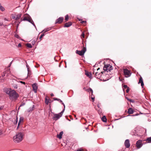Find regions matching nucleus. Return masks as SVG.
<instances>
[{"mask_svg": "<svg viewBox=\"0 0 151 151\" xmlns=\"http://www.w3.org/2000/svg\"><path fill=\"white\" fill-rule=\"evenodd\" d=\"M23 134L22 132L17 133L15 136L13 137V140L15 143H19L21 142L22 140Z\"/></svg>", "mask_w": 151, "mask_h": 151, "instance_id": "nucleus-1", "label": "nucleus"}, {"mask_svg": "<svg viewBox=\"0 0 151 151\" xmlns=\"http://www.w3.org/2000/svg\"><path fill=\"white\" fill-rule=\"evenodd\" d=\"M28 21L35 27L33 21L32 20L30 16L28 14H25L23 16L22 18L21 19V21Z\"/></svg>", "mask_w": 151, "mask_h": 151, "instance_id": "nucleus-2", "label": "nucleus"}, {"mask_svg": "<svg viewBox=\"0 0 151 151\" xmlns=\"http://www.w3.org/2000/svg\"><path fill=\"white\" fill-rule=\"evenodd\" d=\"M4 91L7 94H18L16 93L15 91L11 88H4L3 89Z\"/></svg>", "mask_w": 151, "mask_h": 151, "instance_id": "nucleus-3", "label": "nucleus"}, {"mask_svg": "<svg viewBox=\"0 0 151 151\" xmlns=\"http://www.w3.org/2000/svg\"><path fill=\"white\" fill-rule=\"evenodd\" d=\"M64 111V109H63L61 112L59 113V114H54V116L53 118V120L55 121H56L59 119L62 116Z\"/></svg>", "mask_w": 151, "mask_h": 151, "instance_id": "nucleus-4", "label": "nucleus"}, {"mask_svg": "<svg viewBox=\"0 0 151 151\" xmlns=\"http://www.w3.org/2000/svg\"><path fill=\"white\" fill-rule=\"evenodd\" d=\"M103 69L104 70L107 71V72L110 71L112 69V66L109 64L106 65L104 66Z\"/></svg>", "mask_w": 151, "mask_h": 151, "instance_id": "nucleus-5", "label": "nucleus"}, {"mask_svg": "<svg viewBox=\"0 0 151 151\" xmlns=\"http://www.w3.org/2000/svg\"><path fill=\"white\" fill-rule=\"evenodd\" d=\"M86 51V49L84 47L83 49L81 51L77 50L76 51V53L82 56L84 55L85 52Z\"/></svg>", "mask_w": 151, "mask_h": 151, "instance_id": "nucleus-6", "label": "nucleus"}, {"mask_svg": "<svg viewBox=\"0 0 151 151\" xmlns=\"http://www.w3.org/2000/svg\"><path fill=\"white\" fill-rule=\"evenodd\" d=\"M123 73L126 77H130L131 75L130 71L127 69H123Z\"/></svg>", "mask_w": 151, "mask_h": 151, "instance_id": "nucleus-7", "label": "nucleus"}, {"mask_svg": "<svg viewBox=\"0 0 151 151\" xmlns=\"http://www.w3.org/2000/svg\"><path fill=\"white\" fill-rule=\"evenodd\" d=\"M142 140H139L137 142L136 146L138 149L140 148L142 146Z\"/></svg>", "mask_w": 151, "mask_h": 151, "instance_id": "nucleus-8", "label": "nucleus"}, {"mask_svg": "<svg viewBox=\"0 0 151 151\" xmlns=\"http://www.w3.org/2000/svg\"><path fill=\"white\" fill-rule=\"evenodd\" d=\"M19 97V95H9L10 99L12 101L16 100Z\"/></svg>", "mask_w": 151, "mask_h": 151, "instance_id": "nucleus-9", "label": "nucleus"}, {"mask_svg": "<svg viewBox=\"0 0 151 151\" xmlns=\"http://www.w3.org/2000/svg\"><path fill=\"white\" fill-rule=\"evenodd\" d=\"M53 101V100H51L49 98L46 96L45 99V103L46 104L48 105L49 103H51Z\"/></svg>", "mask_w": 151, "mask_h": 151, "instance_id": "nucleus-10", "label": "nucleus"}, {"mask_svg": "<svg viewBox=\"0 0 151 151\" xmlns=\"http://www.w3.org/2000/svg\"><path fill=\"white\" fill-rule=\"evenodd\" d=\"M33 91H34L35 93H36L38 88V86L37 84L34 83L32 85Z\"/></svg>", "mask_w": 151, "mask_h": 151, "instance_id": "nucleus-11", "label": "nucleus"}, {"mask_svg": "<svg viewBox=\"0 0 151 151\" xmlns=\"http://www.w3.org/2000/svg\"><path fill=\"white\" fill-rule=\"evenodd\" d=\"M124 145L127 148H129L130 147V144L129 139H126L124 142Z\"/></svg>", "mask_w": 151, "mask_h": 151, "instance_id": "nucleus-12", "label": "nucleus"}, {"mask_svg": "<svg viewBox=\"0 0 151 151\" xmlns=\"http://www.w3.org/2000/svg\"><path fill=\"white\" fill-rule=\"evenodd\" d=\"M95 74V77L97 78H99L101 76V73H99L98 72H95L94 71L93 73Z\"/></svg>", "mask_w": 151, "mask_h": 151, "instance_id": "nucleus-13", "label": "nucleus"}, {"mask_svg": "<svg viewBox=\"0 0 151 151\" xmlns=\"http://www.w3.org/2000/svg\"><path fill=\"white\" fill-rule=\"evenodd\" d=\"M21 14H19L16 16H12V18L13 19H15L17 20L19 19L21 17Z\"/></svg>", "mask_w": 151, "mask_h": 151, "instance_id": "nucleus-14", "label": "nucleus"}, {"mask_svg": "<svg viewBox=\"0 0 151 151\" xmlns=\"http://www.w3.org/2000/svg\"><path fill=\"white\" fill-rule=\"evenodd\" d=\"M63 20V17H60L57 19L56 21V23H61Z\"/></svg>", "mask_w": 151, "mask_h": 151, "instance_id": "nucleus-15", "label": "nucleus"}, {"mask_svg": "<svg viewBox=\"0 0 151 151\" xmlns=\"http://www.w3.org/2000/svg\"><path fill=\"white\" fill-rule=\"evenodd\" d=\"M83 89L85 90H86L87 91L89 92V93H91V94H93V91L92 89H91V88H89L87 89H86L85 88H83Z\"/></svg>", "mask_w": 151, "mask_h": 151, "instance_id": "nucleus-16", "label": "nucleus"}, {"mask_svg": "<svg viewBox=\"0 0 151 151\" xmlns=\"http://www.w3.org/2000/svg\"><path fill=\"white\" fill-rule=\"evenodd\" d=\"M72 24V23L70 22H68L67 23H66L64 26V27H68L70 26H71Z\"/></svg>", "mask_w": 151, "mask_h": 151, "instance_id": "nucleus-17", "label": "nucleus"}, {"mask_svg": "<svg viewBox=\"0 0 151 151\" xmlns=\"http://www.w3.org/2000/svg\"><path fill=\"white\" fill-rule=\"evenodd\" d=\"M63 131L61 132L59 134H57V137L59 139H61L62 138V136L63 134Z\"/></svg>", "mask_w": 151, "mask_h": 151, "instance_id": "nucleus-18", "label": "nucleus"}, {"mask_svg": "<svg viewBox=\"0 0 151 151\" xmlns=\"http://www.w3.org/2000/svg\"><path fill=\"white\" fill-rule=\"evenodd\" d=\"M138 83H141V86L142 87H143V86H144V84L142 78L140 77L139 78Z\"/></svg>", "mask_w": 151, "mask_h": 151, "instance_id": "nucleus-19", "label": "nucleus"}, {"mask_svg": "<svg viewBox=\"0 0 151 151\" xmlns=\"http://www.w3.org/2000/svg\"><path fill=\"white\" fill-rule=\"evenodd\" d=\"M134 111L131 108H129L128 109V112L129 114H132L133 113Z\"/></svg>", "mask_w": 151, "mask_h": 151, "instance_id": "nucleus-20", "label": "nucleus"}, {"mask_svg": "<svg viewBox=\"0 0 151 151\" xmlns=\"http://www.w3.org/2000/svg\"><path fill=\"white\" fill-rule=\"evenodd\" d=\"M23 120H24V118H23V117H20V119H19V122H18V127H17V128H18L19 125L21 124V123L22 122H23Z\"/></svg>", "mask_w": 151, "mask_h": 151, "instance_id": "nucleus-21", "label": "nucleus"}, {"mask_svg": "<svg viewBox=\"0 0 151 151\" xmlns=\"http://www.w3.org/2000/svg\"><path fill=\"white\" fill-rule=\"evenodd\" d=\"M34 106L33 105L32 107H30V108H29L28 110V112H31L33 110L34 108Z\"/></svg>", "mask_w": 151, "mask_h": 151, "instance_id": "nucleus-22", "label": "nucleus"}, {"mask_svg": "<svg viewBox=\"0 0 151 151\" xmlns=\"http://www.w3.org/2000/svg\"><path fill=\"white\" fill-rule=\"evenodd\" d=\"M101 120L104 122H106L107 121V119L106 116H103L101 118Z\"/></svg>", "mask_w": 151, "mask_h": 151, "instance_id": "nucleus-23", "label": "nucleus"}, {"mask_svg": "<svg viewBox=\"0 0 151 151\" xmlns=\"http://www.w3.org/2000/svg\"><path fill=\"white\" fill-rule=\"evenodd\" d=\"M51 29V28H46L44 30H43L42 32H47L49 30H50Z\"/></svg>", "mask_w": 151, "mask_h": 151, "instance_id": "nucleus-24", "label": "nucleus"}, {"mask_svg": "<svg viewBox=\"0 0 151 151\" xmlns=\"http://www.w3.org/2000/svg\"><path fill=\"white\" fill-rule=\"evenodd\" d=\"M85 74L88 77L90 78L91 77V73L88 72H86Z\"/></svg>", "mask_w": 151, "mask_h": 151, "instance_id": "nucleus-25", "label": "nucleus"}, {"mask_svg": "<svg viewBox=\"0 0 151 151\" xmlns=\"http://www.w3.org/2000/svg\"><path fill=\"white\" fill-rule=\"evenodd\" d=\"M146 141L148 143H151V137L147 138Z\"/></svg>", "mask_w": 151, "mask_h": 151, "instance_id": "nucleus-26", "label": "nucleus"}, {"mask_svg": "<svg viewBox=\"0 0 151 151\" xmlns=\"http://www.w3.org/2000/svg\"><path fill=\"white\" fill-rule=\"evenodd\" d=\"M0 9L2 11H4L5 10L4 8L1 6V4H0Z\"/></svg>", "mask_w": 151, "mask_h": 151, "instance_id": "nucleus-27", "label": "nucleus"}, {"mask_svg": "<svg viewBox=\"0 0 151 151\" xmlns=\"http://www.w3.org/2000/svg\"><path fill=\"white\" fill-rule=\"evenodd\" d=\"M26 46H27V47L29 48H31L32 47V46L31 45L30 43H27L26 44Z\"/></svg>", "mask_w": 151, "mask_h": 151, "instance_id": "nucleus-28", "label": "nucleus"}, {"mask_svg": "<svg viewBox=\"0 0 151 151\" xmlns=\"http://www.w3.org/2000/svg\"><path fill=\"white\" fill-rule=\"evenodd\" d=\"M128 88H129V87H127V85H124L123 86V88L124 91V90L125 89H126Z\"/></svg>", "mask_w": 151, "mask_h": 151, "instance_id": "nucleus-29", "label": "nucleus"}, {"mask_svg": "<svg viewBox=\"0 0 151 151\" xmlns=\"http://www.w3.org/2000/svg\"><path fill=\"white\" fill-rule=\"evenodd\" d=\"M26 66H27V70H28V75L29 74V72H30V71L29 70V66L28 65H27V64H26Z\"/></svg>", "mask_w": 151, "mask_h": 151, "instance_id": "nucleus-30", "label": "nucleus"}, {"mask_svg": "<svg viewBox=\"0 0 151 151\" xmlns=\"http://www.w3.org/2000/svg\"><path fill=\"white\" fill-rule=\"evenodd\" d=\"M68 19V15H66L65 17V20L67 21Z\"/></svg>", "mask_w": 151, "mask_h": 151, "instance_id": "nucleus-31", "label": "nucleus"}, {"mask_svg": "<svg viewBox=\"0 0 151 151\" xmlns=\"http://www.w3.org/2000/svg\"><path fill=\"white\" fill-rule=\"evenodd\" d=\"M77 151H83V148H79L77 149V150H76Z\"/></svg>", "mask_w": 151, "mask_h": 151, "instance_id": "nucleus-32", "label": "nucleus"}, {"mask_svg": "<svg viewBox=\"0 0 151 151\" xmlns=\"http://www.w3.org/2000/svg\"><path fill=\"white\" fill-rule=\"evenodd\" d=\"M126 98L129 101H130V102H134V101L133 100H131L130 99H128L127 97H126Z\"/></svg>", "mask_w": 151, "mask_h": 151, "instance_id": "nucleus-33", "label": "nucleus"}, {"mask_svg": "<svg viewBox=\"0 0 151 151\" xmlns=\"http://www.w3.org/2000/svg\"><path fill=\"white\" fill-rule=\"evenodd\" d=\"M5 132L4 131H3L1 129H0V136L2 134L4 133Z\"/></svg>", "mask_w": 151, "mask_h": 151, "instance_id": "nucleus-34", "label": "nucleus"}, {"mask_svg": "<svg viewBox=\"0 0 151 151\" xmlns=\"http://www.w3.org/2000/svg\"><path fill=\"white\" fill-rule=\"evenodd\" d=\"M44 36V34H42L40 37V39L41 40L42 39V38Z\"/></svg>", "mask_w": 151, "mask_h": 151, "instance_id": "nucleus-35", "label": "nucleus"}, {"mask_svg": "<svg viewBox=\"0 0 151 151\" xmlns=\"http://www.w3.org/2000/svg\"><path fill=\"white\" fill-rule=\"evenodd\" d=\"M81 37H82L83 38H84V37H85V34H84V32H83L82 33V34H81Z\"/></svg>", "mask_w": 151, "mask_h": 151, "instance_id": "nucleus-36", "label": "nucleus"}, {"mask_svg": "<svg viewBox=\"0 0 151 151\" xmlns=\"http://www.w3.org/2000/svg\"><path fill=\"white\" fill-rule=\"evenodd\" d=\"M126 91L127 93H128L129 92V88H127L126 89Z\"/></svg>", "mask_w": 151, "mask_h": 151, "instance_id": "nucleus-37", "label": "nucleus"}, {"mask_svg": "<svg viewBox=\"0 0 151 151\" xmlns=\"http://www.w3.org/2000/svg\"><path fill=\"white\" fill-rule=\"evenodd\" d=\"M4 106H0V110H2L4 108Z\"/></svg>", "mask_w": 151, "mask_h": 151, "instance_id": "nucleus-38", "label": "nucleus"}, {"mask_svg": "<svg viewBox=\"0 0 151 151\" xmlns=\"http://www.w3.org/2000/svg\"><path fill=\"white\" fill-rule=\"evenodd\" d=\"M53 99L54 100H58V101L59 100V99H58V98H53Z\"/></svg>", "mask_w": 151, "mask_h": 151, "instance_id": "nucleus-39", "label": "nucleus"}, {"mask_svg": "<svg viewBox=\"0 0 151 151\" xmlns=\"http://www.w3.org/2000/svg\"><path fill=\"white\" fill-rule=\"evenodd\" d=\"M91 98V99L92 100V101H94V100L95 97L94 96L93 97H92V96Z\"/></svg>", "mask_w": 151, "mask_h": 151, "instance_id": "nucleus-40", "label": "nucleus"}, {"mask_svg": "<svg viewBox=\"0 0 151 151\" xmlns=\"http://www.w3.org/2000/svg\"><path fill=\"white\" fill-rule=\"evenodd\" d=\"M24 105H25V103H22V104H21L20 105V106H23Z\"/></svg>", "mask_w": 151, "mask_h": 151, "instance_id": "nucleus-41", "label": "nucleus"}, {"mask_svg": "<svg viewBox=\"0 0 151 151\" xmlns=\"http://www.w3.org/2000/svg\"><path fill=\"white\" fill-rule=\"evenodd\" d=\"M5 72H3V74H2V76L3 77H4L5 76Z\"/></svg>", "mask_w": 151, "mask_h": 151, "instance_id": "nucleus-42", "label": "nucleus"}, {"mask_svg": "<svg viewBox=\"0 0 151 151\" xmlns=\"http://www.w3.org/2000/svg\"><path fill=\"white\" fill-rule=\"evenodd\" d=\"M86 22V21H82L81 22V23L82 24L84 23H85Z\"/></svg>", "mask_w": 151, "mask_h": 151, "instance_id": "nucleus-43", "label": "nucleus"}, {"mask_svg": "<svg viewBox=\"0 0 151 151\" xmlns=\"http://www.w3.org/2000/svg\"><path fill=\"white\" fill-rule=\"evenodd\" d=\"M15 37L16 38H19V36L18 35H15Z\"/></svg>", "mask_w": 151, "mask_h": 151, "instance_id": "nucleus-44", "label": "nucleus"}, {"mask_svg": "<svg viewBox=\"0 0 151 151\" xmlns=\"http://www.w3.org/2000/svg\"><path fill=\"white\" fill-rule=\"evenodd\" d=\"M3 25V23L2 22H0V26Z\"/></svg>", "mask_w": 151, "mask_h": 151, "instance_id": "nucleus-45", "label": "nucleus"}, {"mask_svg": "<svg viewBox=\"0 0 151 151\" xmlns=\"http://www.w3.org/2000/svg\"><path fill=\"white\" fill-rule=\"evenodd\" d=\"M21 45L20 43H19L18 45V47H21Z\"/></svg>", "mask_w": 151, "mask_h": 151, "instance_id": "nucleus-46", "label": "nucleus"}, {"mask_svg": "<svg viewBox=\"0 0 151 151\" xmlns=\"http://www.w3.org/2000/svg\"><path fill=\"white\" fill-rule=\"evenodd\" d=\"M62 104L63 105L64 107V109H65V104H64L63 103H62Z\"/></svg>", "mask_w": 151, "mask_h": 151, "instance_id": "nucleus-47", "label": "nucleus"}, {"mask_svg": "<svg viewBox=\"0 0 151 151\" xmlns=\"http://www.w3.org/2000/svg\"><path fill=\"white\" fill-rule=\"evenodd\" d=\"M19 82H20L21 83L24 84H25V83L24 82H23L22 81H20Z\"/></svg>", "mask_w": 151, "mask_h": 151, "instance_id": "nucleus-48", "label": "nucleus"}, {"mask_svg": "<svg viewBox=\"0 0 151 151\" xmlns=\"http://www.w3.org/2000/svg\"><path fill=\"white\" fill-rule=\"evenodd\" d=\"M59 100L58 101H59L60 102H61V103H63L62 102V100H61L60 99H59Z\"/></svg>", "mask_w": 151, "mask_h": 151, "instance_id": "nucleus-49", "label": "nucleus"}, {"mask_svg": "<svg viewBox=\"0 0 151 151\" xmlns=\"http://www.w3.org/2000/svg\"><path fill=\"white\" fill-rule=\"evenodd\" d=\"M17 88V86H15L14 87V88Z\"/></svg>", "mask_w": 151, "mask_h": 151, "instance_id": "nucleus-50", "label": "nucleus"}, {"mask_svg": "<svg viewBox=\"0 0 151 151\" xmlns=\"http://www.w3.org/2000/svg\"><path fill=\"white\" fill-rule=\"evenodd\" d=\"M150 100H151V95L150 96Z\"/></svg>", "mask_w": 151, "mask_h": 151, "instance_id": "nucleus-51", "label": "nucleus"}, {"mask_svg": "<svg viewBox=\"0 0 151 151\" xmlns=\"http://www.w3.org/2000/svg\"><path fill=\"white\" fill-rule=\"evenodd\" d=\"M4 20H7H7L6 19V18H4Z\"/></svg>", "mask_w": 151, "mask_h": 151, "instance_id": "nucleus-52", "label": "nucleus"}, {"mask_svg": "<svg viewBox=\"0 0 151 151\" xmlns=\"http://www.w3.org/2000/svg\"><path fill=\"white\" fill-rule=\"evenodd\" d=\"M52 96H53L54 95H51Z\"/></svg>", "mask_w": 151, "mask_h": 151, "instance_id": "nucleus-53", "label": "nucleus"}, {"mask_svg": "<svg viewBox=\"0 0 151 151\" xmlns=\"http://www.w3.org/2000/svg\"><path fill=\"white\" fill-rule=\"evenodd\" d=\"M17 121H16V123H17Z\"/></svg>", "mask_w": 151, "mask_h": 151, "instance_id": "nucleus-54", "label": "nucleus"}, {"mask_svg": "<svg viewBox=\"0 0 151 151\" xmlns=\"http://www.w3.org/2000/svg\"><path fill=\"white\" fill-rule=\"evenodd\" d=\"M99 68H98L97 69V70H99Z\"/></svg>", "mask_w": 151, "mask_h": 151, "instance_id": "nucleus-55", "label": "nucleus"}, {"mask_svg": "<svg viewBox=\"0 0 151 151\" xmlns=\"http://www.w3.org/2000/svg\"><path fill=\"white\" fill-rule=\"evenodd\" d=\"M119 79L120 80V78H119Z\"/></svg>", "mask_w": 151, "mask_h": 151, "instance_id": "nucleus-56", "label": "nucleus"}]
</instances>
